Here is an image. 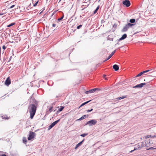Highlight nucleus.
<instances>
[{"label": "nucleus", "instance_id": "nucleus-24", "mask_svg": "<svg viewBox=\"0 0 156 156\" xmlns=\"http://www.w3.org/2000/svg\"><path fill=\"white\" fill-rule=\"evenodd\" d=\"M15 24V23H12L10 24H9V25H8L7 26V27H10L14 25Z\"/></svg>", "mask_w": 156, "mask_h": 156}, {"label": "nucleus", "instance_id": "nucleus-2", "mask_svg": "<svg viewBox=\"0 0 156 156\" xmlns=\"http://www.w3.org/2000/svg\"><path fill=\"white\" fill-rule=\"evenodd\" d=\"M134 25V24H133L131 23H128L123 28L122 30V32H125L126 31L129 27H132Z\"/></svg>", "mask_w": 156, "mask_h": 156}, {"label": "nucleus", "instance_id": "nucleus-15", "mask_svg": "<svg viewBox=\"0 0 156 156\" xmlns=\"http://www.w3.org/2000/svg\"><path fill=\"white\" fill-rule=\"evenodd\" d=\"M91 101V100H89V101H86L83 103H82L80 106L79 108H80L81 107L87 104V103H88L89 102H90V101Z\"/></svg>", "mask_w": 156, "mask_h": 156}, {"label": "nucleus", "instance_id": "nucleus-23", "mask_svg": "<svg viewBox=\"0 0 156 156\" xmlns=\"http://www.w3.org/2000/svg\"><path fill=\"white\" fill-rule=\"evenodd\" d=\"M99 6H98L97 7V8H96V9L94 10V14H95L97 12L98 10V9H99Z\"/></svg>", "mask_w": 156, "mask_h": 156}, {"label": "nucleus", "instance_id": "nucleus-32", "mask_svg": "<svg viewBox=\"0 0 156 156\" xmlns=\"http://www.w3.org/2000/svg\"><path fill=\"white\" fill-rule=\"evenodd\" d=\"M82 25H80L79 26H78L77 27V28L78 29H80V27L82 26Z\"/></svg>", "mask_w": 156, "mask_h": 156}, {"label": "nucleus", "instance_id": "nucleus-52", "mask_svg": "<svg viewBox=\"0 0 156 156\" xmlns=\"http://www.w3.org/2000/svg\"><path fill=\"white\" fill-rule=\"evenodd\" d=\"M147 137L149 138V136H147Z\"/></svg>", "mask_w": 156, "mask_h": 156}, {"label": "nucleus", "instance_id": "nucleus-36", "mask_svg": "<svg viewBox=\"0 0 156 156\" xmlns=\"http://www.w3.org/2000/svg\"><path fill=\"white\" fill-rule=\"evenodd\" d=\"M6 48V47L5 45H4L2 46V49L4 50H5Z\"/></svg>", "mask_w": 156, "mask_h": 156}, {"label": "nucleus", "instance_id": "nucleus-21", "mask_svg": "<svg viewBox=\"0 0 156 156\" xmlns=\"http://www.w3.org/2000/svg\"><path fill=\"white\" fill-rule=\"evenodd\" d=\"M88 6H85L83 4L81 6V8H82V9H81V10H83L85 8L87 7Z\"/></svg>", "mask_w": 156, "mask_h": 156}, {"label": "nucleus", "instance_id": "nucleus-5", "mask_svg": "<svg viewBox=\"0 0 156 156\" xmlns=\"http://www.w3.org/2000/svg\"><path fill=\"white\" fill-rule=\"evenodd\" d=\"M60 119H59L58 120H56L51 123L48 126V130H49L51 129L60 121Z\"/></svg>", "mask_w": 156, "mask_h": 156}, {"label": "nucleus", "instance_id": "nucleus-27", "mask_svg": "<svg viewBox=\"0 0 156 156\" xmlns=\"http://www.w3.org/2000/svg\"><path fill=\"white\" fill-rule=\"evenodd\" d=\"M142 74H143V73H142V72H141L140 73H139V74H138V75H137L136 76V77H137L140 76H141Z\"/></svg>", "mask_w": 156, "mask_h": 156}, {"label": "nucleus", "instance_id": "nucleus-11", "mask_svg": "<svg viewBox=\"0 0 156 156\" xmlns=\"http://www.w3.org/2000/svg\"><path fill=\"white\" fill-rule=\"evenodd\" d=\"M85 139H84L81 142L79 143L78 144L76 145V146L75 148V149H76L79 147L80 146L81 144L83 143V142L84 141Z\"/></svg>", "mask_w": 156, "mask_h": 156}, {"label": "nucleus", "instance_id": "nucleus-50", "mask_svg": "<svg viewBox=\"0 0 156 156\" xmlns=\"http://www.w3.org/2000/svg\"><path fill=\"white\" fill-rule=\"evenodd\" d=\"M114 26H115V24H114V25H113V27H114Z\"/></svg>", "mask_w": 156, "mask_h": 156}, {"label": "nucleus", "instance_id": "nucleus-22", "mask_svg": "<svg viewBox=\"0 0 156 156\" xmlns=\"http://www.w3.org/2000/svg\"><path fill=\"white\" fill-rule=\"evenodd\" d=\"M146 85V83H142L139 84L140 88H142L144 85Z\"/></svg>", "mask_w": 156, "mask_h": 156}, {"label": "nucleus", "instance_id": "nucleus-41", "mask_svg": "<svg viewBox=\"0 0 156 156\" xmlns=\"http://www.w3.org/2000/svg\"><path fill=\"white\" fill-rule=\"evenodd\" d=\"M12 58V56H11L10 57L9 59V62L10 61V60H11V58Z\"/></svg>", "mask_w": 156, "mask_h": 156}, {"label": "nucleus", "instance_id": "nucleus-49", "mask_svg": "<svg viewBox=\"0 0 156 156\" xmlns=\"http://www.w3.org/2000/svg\"><path fill=\"white\" fill-rule=\"evenodd\" d=\"M54 14V13H53L52 14V16L53 15V14Z\"/></svg>", "mask_w": 156, "mask_h": 156}, {"label": "nucleus", "instance_id": "nucleus-40", "mask_svg": "<svg viewBox=\"0 0 156 156\" xmlns=\"http://www.w3.org/2000/svg\"><path fill=\"white\" fill-rule=\"evenodd\" d=\"M103 77L105 79L107 80V79L106 78V75H103Z\"/></svg>", "mask_w": 156, "mask_h": 156}, {"label": "nucleus", "instance_id": "nucleus-26", "mask_svg": "<svg viewBox=\"0 0 156 156\" xmlns=\"http://www.w3.org/2000/svg\"><path fill=\"white\" fill-rule=\"evenodd\" d=\"M88 135V133H84L83 134H82L80 135V136L83 137H84L85 136H87Z\"/></svg>", "mask_w": 156, "mask_h": 156}, {"label": "nucleus", "instance_id": "nucleus-9", "mask_svg": "<svg viewBox=\"0 0 156 156\" xmlns=\"http://www.w3.org/2000/svg\"><path fill=\"white\" fill-rule=\"evenodd\" d=\"M11 83V80L9 77H8L6 80L5 84L8 86Z\"/></svg>", "mask_w": 156, "mask_h": 156}, {"label": "nucleus", "instance_id": "nucleus-1", "mask_svg": "<svg viewBox=\"0 0 156 156\" xmlns=\"http://www.w3.org/2000/svg\"><path fill=\"white\" fill-rule=\"evenodd\" d=\"M30 103H34L31 104L29 106L28 111L30 113V118L32 119L36 113L38 102L34 99V98L31 96L30 99Z\"/></svg>", "mask_w": 156, "mask_h": 156}, {"label": "nucleus", "instance_id": "nucleus-28", "mask_svg": "<svg viewBox=\"0 0 156 156\" xmlns=\"http://www.w3.org/2000/svg\"><path fill=\"white\" fill-rule=\"evenodd\" d=\"M63 18H64V15H63V16L61 18H59L58 19V21H61L63 19Z\"/></svg>", "mask_w": 156, "mask_h": 156}, {"label": "nucleus", "instance_id": "nucleus-42", "mask_svg": "<svg viewBox=\"0 0 156 156\" xmlns=\"http://www.w3.org/2000/svg\"><path fill=\"white\" fill-rule=\"evenodd\" d=\"M1 48H0V60H1Z\"/></svg>", "mask_w": 156, "mask_h": 156}, {"label": "nucleus", "instance_id": "nucleus-29", "mask_svg": "<svg viewBox=\"0 0 156 156\" xmlns=\"http://www.w3.org/2000/svg\"><path fill=\"white\" fill-rule=\"evenodd\" d=\"M38 2V0L36 2L35 4H34V5H33L34 6V7L36 6L37 5Z\"/></svg>", "mask_w": 156, "mask_h": 156}, {"label": "nucleus", "instance_id": "nucleus-46", "mask_svg": "<svg viewBox=\"0 0 156 156\" xmlns=\"http://www.w3.org/2000/svg\"><path fill=\"white\" fill-rule=\"evenodd\" d=\"M4 51H2V54H3V53H4Z\"/></svg>", "mask_w": 156, "mask_h": 156}, {"label": "nucleus", "instance_id": "nucleus-31", "mask_svg": "<svg viewBox=\"0 0 156 156\" xmlns=\"http://www.w3.org/2000/svg\"><path fill=\"white\" fill-rule=\"evenodd\" d=\"M155 149V148H154L153 147H150V148H148V149H147V150H154V149Z\"/></svg>", "mask_w": 156, "mask_h": 156}, {"label": "nucleus", "instance_id": "nucleus-25", "mask_svg": "<svg viewBox=\"0 0 156 156\" xmlns=\"http://www.w3.org/2000/svg\"><path fill=\"white\" fill-rule=\"evenodd\" d=\"M133 88H140L139 84L136 85V86L133 87Z\"/></svg>", "mask_w": 156, "mask_h": 156}, {"label": "nucleus", "instance_id": "nucleus-33", "mask_svg": "<svg viewBox=\"0 0 156 156\" xmlns=\"http://www.w3.org/2000/svg\"><path fill=\"white\" fill-rule=\"evenodd\" d=\"M137 147L138 149H140V148L142 147V144H141L140 145H138Z\"/></svg>", "mask_w": 156, "mask_h": 156}, {"label": "nucleus", "instance_id": "nucleus-38", "mask_svg": "<svg viewBox=\"0 0 156 156\" xmlns=\"http://www.w3.org/2000/svg\"><path fill=\"white\" fill-rule=\"evenodd\" d=\"M15 5H13L9 8L10 9H12L15 6Z\"/></svg>", "mask_w": 156, "mask_h": 156}, {"label": "nucleus", "instance_id": "nucleus-39", "mask_svg": "<svg viewBox=\"0 0 156 156\" xmlns=\"http://www.w3.org/2000/svg\"><path fill=\"white\" fill-rule=\"evenodd\" d=\"M56 25L55 24L53 23V24H52V27H55Z\"/></svg>", "mask_w": 156, "mask_h": 156}, {"label": "nucleus", "instance_id": "nucleus-12", "mask_svg": "<svg viewBox=\"0 0 156 156\" xmlns=\"http://www.w3.org/2000/svg\"><path fill=\"white\" fill-rule=\"evenodd\" d=\"M113 69L115 71H117L119 69V68L118 66L116 64L114 65L113 66Z\"/></svg>", "mask_w": 156, "mask_h": 156}, {"label": "nucleus", "instance_id": "nucleus-8", "mask_svg": "<svg viewBox=\"0 0 156 156\" xmlns=\"http://www.w3.org/2000/svg\"><path fill=\"white\" fill-rule=\"evenodd\" d=\"M90 3V0H83V4L85 6H88Z\"/></svg>", "mask_w": 156, "mask_h": 156}, {"label": "nucleus", "instance_id": "nucleus-30", "mask_svg": "<svg viewBox=\"0 0 156 156\" xmlns=\"http://www.w3.org/2000/svg\"><path fill=\"white\" fill-rule=\"evenodd\" d=\"M52 108H53L52 107H51L50 108H49V111L50 112H51L52 111Z\"/></svg>", "mask_w": 156, "mask_h": 156}, {"label": "nucleus", "instance_id": "nucleus-55", "mask_svg": "<svg viewBox=\"0 0 156 156\" xmlns=\"http://www.w3.org/2000/svg\"><path fill=\"white\" fill-rule=\"evenodd\" d=\"M47 1H48V0H46Z\"/></svg>", "mask_w": 156, "mask_h": 156}, {"label": "nucleus", "instance_id": "nucleus-51", "mask_svg": "<svg viewBox=\"0 0 156 156\" xmlns=\"http://www.w3.org/2000/svg\"><path fill=\"white\" fill-rule=\"evenodd\" d=\"M114 26H115V24H114V25H113V27H114Z\"/></svg>", "mask_w": 156, "mask_h": 156}, {"label": "nucleus", "instance_id": "nucleus-16", "mask_svg": "<svg viewBox=\"0 0 156 156\" xmlns=\"http://www.w3.org/2000/svg\"><path fill=\"white\" fill-rule=\"evenodd\" d=\"M126 97V96H123L122 97H118L117 99L118 98L119 100H121L122 99H124V98H125Z\"/></svg>", "mask_w": 156, "mask_h": 156}, {"label": "nucleus", "instance_id": "nucleus-18", "mask_svg": "<svg viewBox=\"0 0 156 156\" xmlns=\"http://www.w3.org/2000/svg\"><path fill=\"white\" fill-rule=\"evenodd\" d=\"M129 22L131 23H134L135 22V19H132L130 20Z\"/></svg>", "mask_w": 156, "mask_h": 156}, {"label": "nucleus", "instance_id": "nucleus-35", "mask_svg": "<svg viewBox=\"0 0 156 156\" xmlns=\"http://www.w3.org/2000/svg\"><path fill=\"white\" fill-rule=\"evenodd\" d=\"M92 110H93V109H91L90 110H87V112H90L92 111Z\"/></svg>", "mask_w": 156, "mask_h": 156}, {"label": "nucleus", "instance_id": "nucleus-7", "mask_svg": "<svg viewBox=\"0 0 156 156\" xmlns=\"http://www.w3.org/2000/svg\"><path fill=\"white\" fill-rule=\"evenodd\" d=\"M122 3L127 7H129L131 4L129 0H125Z\"/></svg>", "mask_w": 156, "mask_h": 156}, {"label": "nucleus", "instance_id": "nucleus-13", "mask_svg": "<svg viewBox=\"0 0 156 156\" xmlns=\"http://www.w3.org/2000/svg\"><path fill=\"white\" fill-rule=\"evenodd\" d=\"M127 37V34H124L122 37L118 40V41H120L122 40L125 39Z\"/></svg>", "mask_w": 156, "mask_h": 156}, {"label": "nucleus", "instance_id": "nucleus-45", "mask_svg": "<svg viewBox=\"0 0 156 156\" xmlns=\"http://www.w3.org/2000/svg\"><path fill=\"white\" fill-rule=\"evenodd\" d=\"M147 72H148L150 71V70H146Z\"/></svg>", "mask_w": 156, "mask_h": 156}, {"label": "nucleus", "instance_id": "nucleus-48", "mask_svg": "<svg viewBox=\"0 0 156 156\" xmlns=\"http://www.w3.org/2000/svg\"><path fill=\"white\" fill-rule=\"evenodd\" d=\"M32 2L33 3V2H34V0H32Z\"/></svg>", "mask_w": 156, "mask_h": 156}, {"label": "nucleus", "instance_id": "nucleus-14", "mask_svg": "<svg viewBox=\"0 0 156 156\" xmlns=\"http://www.w3.org/2000/svg\"><path fill=\"white\" fill-rule=\"evenodd\" d=\"M2 119H9V117H8L7 115H4L2 116Z\"/></svg>", "mask_w": 156, "mask_h": 156}, {"label": "nucleus", "instance_id": "nucleus-17", "mask_svg": "<svg viewBox=\"0 0 156 156\" xmlns=\"http://www.w3.org/2000/svg\"><path fill=\"white\" fill-rule=\"evenodd\" d=\"M86 115H84L82 116L79 119H78V120H81L83 119H84L85 118H86Z\"/></svg>", "mask_w": 156, "mask_h": 156}, {"label": "nucleus", "instance_id": "nucleus-54", "mask_svg": "<svg viewBox=\"0 0 156 156\" xmlns=\"http://www.w3.org/2000/svg\"><path fill=\"white\" fill-rule=\"evenodd\" d=\"M99 0V1H100L101 0Z\"/></svg>", "mask_w": 156, "mask_h": 156}, {"label": "nucleus", "instance_id": "nucleus-20", "mask_svg": "<svg viewBox=\"0 0 156 156\" xmlns=\"http://www.w3.org/2000/svg\"><path fill=\"white\" fill-rule=\"evenodd\" d=\"M64 108V107L62 106H61L58 109L57 112H61L62 111Z\"/></svg>", "mask_w": 156, "mask_h": 156}, {"label": "nucleus", "instance_id": "nucleus-3", "mask_svg": "<svg viewBox=\"0 0 156 156\" xmlns=\"http://www.w3.org/2000/svg\"><path fill=\"white\" fill-rule=\"evenodd\" d=\"M36 136V134L32 131H30L29 134V136L28 138V140H29L34 139Z\"/></svg>", "mask_w": 156, "mask_h": 156}, {"label": "nucleus", "instance_id": "nucleus-4", "mask_svg": "<svg viewBox=\"0 0 156 156\" xmlns=\"http://www.w3.org/2000/svg\"><path fill=\"white\" fill-rule=\"evenodd\" d=\"M97 122V121L95 119H92L88 121L85 125H88L89 126H91L95 125Z\"/></svg>", "mask_w": 156, "mask_h": 156}, {"label": "nucleus", "instance_id": "nucleus-10", "mask_svg": "<svg viewBox=\"0 0 156 156\" xmlns=\"http://www.w3.org/2000/svg\"><path fill=\"white\" fill-rule=\"evenodd\" d=\"M115 51L116 50H115L113 51H112V52L111 54H110V55L109 56L108 58L106 59L104 61V62H105L109 59L112 57V56L114 54V53L115 52Z\"/></svg>", "mask_w": 156, "mask_h": 156}, {"label": "nucleus", "instance_id": "nucleus-53", "mask_svg": "<svg viewBox=\"0 0 156 156\" xmlns=\"http://www.w3.org/2000/svg\"><path fill=\"white\" fill-rule=\"evenodd\" d=\"M61 0H59V2Z\"/></svg>", "mask_w": 156, "mask_h": 156}, {"label": "nucleus", "instance_id": "nucleus-43", "mask_svg": "<svg viewBox=\"0 0 156 156\" xmlns=\"http://www.w3.org/2000/svg\"><path fill=\"white\" fill-rule=\"evenodd\" d=\"M142 72V73H143V74L144 73H147L146 71V70Z\"/></svg>", "mask_w": 156, "mask_h": 156}, {"label": "nucleus", "instance_id": "nucleus-44", "mask_svg": "<svg viewBox=\"0 0 156 156\" xmlns=\"http://www.w3.org/2000/svg\"><path fill=\"white\" fill-rule=\"evenodd\" d=\"M5 60H6V58H5V57H4L3 58V61L4 62L5 61Z\"/></svg>", "mask_w": 156, "mask_h": 156}, {"label": "nucleus", "instance_id": "nucleus-19", "mask_svg": "<svg viewBox=\"0 0 156 156\" xmlns=\"http://www.w3.org/2000/svg\"><path fill=\"white\" fill-rule=\"evenodd\" d=\"M23 142L25 144H26L27 142V140L26 138L25 137L23 138Z\"/></svg>", "mask_w": 156, "mask_h": 156}, {"label": "nucleus", "instance_id": "nucleus-6", "mask_svg": "<svg viewBox=\"0 0 156 156\" xmlns=\"http://www.w3.org/2000/svg\"><path fill=\"white\" fill-rule=\"evenodd\" d=\"M99 90L98 88H94L89 90L85 92V93L86 94H89L93 93L96 91L97 90Z\"/></svg>", "mask_w": 156, "mask_h": 156}, {"label": "nucleus", "instance_id": "nucleus-37", "mask_svg": "<svg viewBox=\"0 0 156 156\" xmlns=\"http://www.w3.org/2000/svg\"><path fill=\"white\" fill-rule=\"evenodd\" d=\"M137 149V148H134V149L133 150H132V151H130V153H132V152H133V151H134V150H136Z\"/></svg>", "mask_w": 156, "mask_h": 156}, {"label": "nucleus", "instance_id": "nucleus-47", "mask_svg": "<svg viewBox=\"0 0 156 156\" xmlns=\"http://www.w3.org/2000/svg\"><path fill=\"white\" fill-rule=\"evenodd\" d=\"M142 147H144V145L143 144V143H142Z\"/></svg>", "mask_w": 156, "mask_h": 156}, {"label": "nucleus", "instance_id": "nucleus-34", "mask_svg": "<svg viewBox=\"0 0 156 156\" xmlns=\"http://www.w3.org/2000/svg\"><path fill=\"white\" fill-rule=\"evenodd\" d=\"M3 152H0V153H2ZM0 156H7L6 154H0Z\"/></svg>", "mask_w": 156, "mask_h": 156}]
</instances>
